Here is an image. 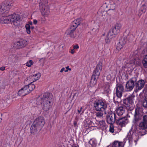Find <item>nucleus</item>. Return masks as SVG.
Returning <instances> with one entry per match:
<instances>
[{
    "instance_id": "nucleus-1",
    "label": "nucleus",
    "mask_w": 147,
    "mask_h": 147,
    "mask_svg": "<svg viewBox=\"0 0 147 147\" xmlns=\"http://www.w3.org/2000/svg\"><path fill=\"white\" fill-rule=\"evenodd\" d=\"M53 103V96L48 93H45L42 95L40 99L37 101V104L38 105L41 104L43 110L46 111L49 110Z\"/></svg>"
},
{
    "instance_id": "nucleus-2",
    "label": "nucleus",
    "mask_w": 147,
    "mask_h": 147,
    "mask_svg": "<svg viewBox=\"0 0 147 147\" xmlns=\"http://www.w3.org/2000/svg\"><path fill=\"white\" fill-rule=\"evenodd\" d=\"M140 131L135 135L132 136L133 141L136 145L137 141L141 137L147 133V114L143 116V121L140 122L138 125Z\"/></svg>"
},
{
    "instance_id": "nucleus-3",
    "label": "nucleus",
    "mask_w": 147,
    "mask_h": 147,
    "mask_svg": "<svg viewBox=\"0 0 147 147\" xmlns=\"http://www.w3.org/2000/svg\"><path fill=\"white\" fill-rule=\"evenodd\" d=\"M44 118L39 116L34 121L30 128V132L32 134H35L39 132L45 124Z\"/></svg>"
},
{
    "instance_id": "nucleus-4",
    "label": "nucleus",
    "mask_w": 147,
    "mask_h": 147,
    "mask_svg": "<svg viewBox=\"0 0 147 147\" xmlns=\"http://www.w3.org/2000/svg\"><path fill=\"white\" fill-rule=\"evenodd\" d=\"M107 106V102L105 100H100L95 101L93 105L94 109L98 111L96 113V116L98 117H102V112L106 110Z\"/></svg>"
},
{
    "instance_id": "nucleus-5",
    "label": "nucleus",
    "mask_w": 147,
    "mask_h": 147,
    "mask_svg": "<svg viewBox=\"0 0 147 147\" xmlns=\"http://www.w3.org/2000/svg\"><path fill=\"white\" fill-rule=\"evenodd\" d=\"M135 97V95L133 94L123 100V106L127 110L131 111L133 109V104Z\"/></svg>"
},
{
    "instance_id": "nucleus-6",
    "label": "nucleus",
    "mask_w": 147,
    "mask_h": 147,
    "mask_svg": "<svg viewBox=\"0 0 147 147\" xmlns=\"http://www.w3.org/2000/svg\"><path fill=\"white\" fill-rule=\"evenodd\" d=\"M137 80V78L134 77L130 78L126 83L125 87L126 92H130L133 89L135 86V83Z\"/></svg>"
},
{
    "instance_id": "nucleus-7",
    "label": "nucleus",
    "mask_w": 147,
    "mask_h": 147,
    "mask_svg": "<svg viewBox=\"0 0 147 147\" xmlns=\"http://www.w3.org/2000/svg\"><path fill=\"white\" fill-rule=\"evenodd\" d=\"M106 117L107 122L110 124H113L115 121H117L118 118L115 113L111 111L108 113Z\"/></svg>"
},
{
    "instance_id": "nucleus-8",
    "label": "nucleus",
    "mask_w": 147,
    "mask_h": 147,
    "mask_svg": "<svg viewBox=\"0 0 147 147\" xmlns=\"http://www.w3.org/2000/svg\"><path fill=\"white\" fill-rule=\"evenodd\" d=\"M124 92V89L123 85L121 84H117L115 89L114 93L119 97H121L123 92Z\"/></svg>"
},
{
    "instance_id": "nucleus-9",
    "label": "nucleus",
    "mask_w": 147,
    "mask_h": 147,
    "mask_svg": "<svg viewBox=\"0 0 147 147\" xmlns=\"http://www.w3.org/2000/svg\"><path fill=\"white\" fill-rule=\"evenodd\" d=\"M102 69V63L101 62H99L97 65L95 69L93 71L92 76L97 78H99L100 72Z\"/></svg>"
},
{
    "instance_id": "nucleus-10",
    "label": "nucleus",
    "mask_w": 147,
    "mask_h": 147,
    "mask_svg": "<svg viewBox=\"0 0 147 147\" xmlns=\"http://www.w3.org/2000/svg\"><path fill=\"white\" fill-rule=\"evenodd\" d=\"M11 23L15 26H17L18 24V22L20 20V16L16 13L10 15Z\"/></svg>"
},
{
    "instance_id": "nucleus-11",
    "label": "nucleus",
    "mask_w": 147,
    "mask_h": 147,
    "mask_svg": "<svg viewBox=\"0 0 147 147\" xmlns=\"http://www.w3.org/2000/svg\"><path fill=\"white\" fill-rule=\"evenodd\" d=\"M27 43V41L25 40L16 41L13 43V47L16 49L21 48L25 47Z\"/></svg>"
},
{
    "instance_id": "nucleus-12",
    "label": "nucleus",
    "mask_w": 147,
    "mask_h": 147,
    "mask_svg": "<svg viewBox=\"0 0 147 147\" xmlns=\"http://www.w3.org/2000/svg\"><path fill=\"white\" fill-rule=\"evenodd\" d=\"M128 121L127 117H125L122 118L118 117L116 122L118 125L122 127L125 126L127 123Z\"/></svg>"
},
{
    "instance_id": "nucleus-13",
    "label": "nucleus",
    "mask_w": 147,
    "mask_h": 147,
    "mask_svg": "<svg viewBox=\"0 0 147 147\" xmlns=\"http://www.w3.org/2000/svg\"><path fill=\"white\" fill-rule=\"evenodd\" d=\"M39 8L42 15H47L50 12L48 7L45 5L40 4L39 5Z\"/></svg>"
},
{
    "instance_id": "nucleus-14",
    "label": "nucleus",
    "mask_w": 147,
    "mask_h": 147,
    "mask_svg": "<svg viewBox=\"0 0 147 147\" xmlns=\"http://www.w3.org/2000/svg\"><path fill=\"white\" fill-rule=\"evenodd\" d=\"M140 109L139 107H137L135 110L134 120V122L135 123H136L141 119V115L139 113Z\"/></svg>"
},
{
    "instance_id": "nucleus-15",
    "label": "nucleus",
    "mask_w": 147,
    "mask_h": 147,
    "mask_svg": "<svg viewBox=\"0 0 147 147\" xmlns=\"http://www.w3.org/2000/svg\"><path fill=\"white\" fill-rule=\"evenodd\" d=\"M135 92H136L139 90H141L144 87L145 82L144 80H140L138 81V82H135Z\"/></svg>"
},
{
    "instance_id": "nucleus-16",
    "label": "nucleus",
    "mask_w": 147,
    "mask_h": 147,
    "mask_svg": "<svg viewBox=\"0 0 147 147\" xmlns=\"http://www.w3.org/2000/svg\"><path fill=\"white\" fill-rule=\"evenodd\" d=\"M41 76V74L38 72L34 75H32L29 76L27 78V80L33 82L38 80L40 78Z\"/></svg>"
},
{
    "instance_id": "nucleus-17",
    "label": "nucleus",
    "mask_w": 147,
    "mask_h": 147,
    "mask_svg": "<svg viewBox=\"0 0 147 147\" xmlns=\"http://www.w3.org/2000/svg\"><path fill=\"white\" fill-rule=\"evenodd\" d=\"M75 31V30L69 28L66 30V34L71 38H76L77 36Z\"/></svg>"
},
{
    "instance_id": "nucleus-18",
    "label": "nucleus",
    "mask_w": 147,
    "mask_h": 147,
    "mask_svg": "<svg viewBox=\"0 0 147 147\" xmlns=\"http://www.w3.org/2000/svg\"><path fill=\"white\" fill-rule=\"evenodd\" d=\"M7 7H8L3 3L0 5V14H3L7 13L10 10V9H7Z\"/></svg>"
},
{
    "instance_id": "nucleus-19",
    "label": "nucleus",
    "mask_w": 147,
    "mask_h": 147,
    "mask_svg": "<svg viewBox=\"0 0 147 147\" xmlns=\"http://www.w3.org/2000/svg\"><path fill=\"white\" fill-rule=\"evenodd\" d=\"M0 22L2 23L8 24L11 23V16H3L1 18Z\"/></svg>"
},
{
    "instance_id": "nucleus-20",
    "label": "nucleus",
    "mask_w": 147,
    "mask_h": 147,
    "mask_svg": "<svg viewBox=\"0 0 147 147\" xmlns=\"http://www.w3.org/2000/svg\"><path fill=\"white\" fill-rule=\"evenodd\" d=\"M121 25L120 24H117L112 29V31L115 35H116L119 32L121 27Z\"/></svg>"
},
{
    "instance_id": "nucleus-21",
    "label": "nucleus",
    "mask_w": 147,
    "mask_h": 147,
    "mask_svg": "<svg viewBox=\"0 0 147 147\" xmlns=\"http://www.w3.org/2000/svg\"><path fill=\"white\" fill-rule=\"evenodd\" d=\"M80 24V21L79 19L75 20L71 23L70 28H71V29L76 30V29Z\"/></svg>"
},
{
    "instance_id": "nucleus-22",
    "label": "nucleus",
    "mask_w": 147,
    "mask_h": 147,
    "mask_svg": "<svg viewBox=\"0 0 147 147\" xmlns=\"http://www.w3.org/2000/svg\"><path fill=\"white\" fill-rule=\"evenodd\" d=\"M125 108L123 106H120L117 109L116 112L118 116L122 115L125 112Z\"/></svg>"
},
{
    "instance_id": "nucleus-23",
    "label": "nucleus",
    "mask_w": 147,
    "mask_h": 147,
    "mask_svg": "<svg viewBox=\"0 0 147 147\" xmlns=\"http://www.w3.org/2000/svg\"><path fill=\"white\" fill-rule=\"evenodd\" d=\"M124 145L123 142L115 141L112 143V147H123Z\"/></svg>"
},
{
    "instance_id": "nucleus-24",
    "label": "nucleus",
    "mask_w": 147,
    "mask_h": 147,
    "mask_svg": "<svg viewBox=\"0 0 147 147\" xmlns=\"http://www.w3.org/2000/svg\"><path fill=\"white\" fill-rule=\"evenodd\" d=\"M3 3L6 5L7 7V9H10L13 3V2L11 0H5L3 1Z\"/></svg>"
},
{
    "instance_id": "nucleus-25",
    "label": "nucleus",
    "mask_w": 147,
    "mask_h": 147,
    "mask_svg": "<svg viewBox=\"0 0 147 147\" xmlns=\"http://www.w3.org/2000/svg\"><path fill=\"white\" fill-rule=\"evenodd\" d=\"M98 78L92 76L90 81V85L91 87H93L96 84Z\"/></svg>"
},
{
    "instance_id": "nucleus-26",
    "label": "nucleus",
    "mask_w": 147,
    "mask_h": 147,
    "mask_svg": "<svg viewBox=\"0 0 147 147\" xmlns=\"http://www.w3.org/2000/svg\"><path fill=\"white\" fill-rule=\"evenodd\" d=\"M99 124L100 128H101L102 129H105L107 128V125L104 120H102L100 121Z\"/></svg>"
},
{
    "instance_id": "nucleus-27",
    "label": "nucleus",
    "mask_w": 147,
    "mask_h": 147,
    "mask_svg": "<svg viewBox=\"0 0 147 147\" xmlns=\"http://www.w3.org/2000/svg\"><path fill=\"white\" fill-rule=\"evenodd\" d=\"M144 67L145 68H147V54L144 55L143 57L142 61Z\"/></svg>"
},
{
    "instance_id": "nucleus-28",
    "label": "nucleus",
    "mask_w": 147,
    "mask_h": 147,
    "mask_svg": "<svg viewBox=\"0 0 147 147\" xmlns=\"http://www.w3.org/2000/svg\"><path fill=\"white\" fill-rule=\"evenodd\" d=\"M96 141L94 140L91 139L89 142V147H96Z\"/></svg>"
},
{
    "instance_id": "nucleus-29",
    "label": "nucleus",
    "mask_w": 147,
    "mask_h": 147,
    "mask_svg": "<svg viewBox=\"0 0 147 147\" xmlns=\"http://www.w3.org/2000/svg\"><path fill=\"white\" fill-rule=\"evenodd\" d=\"M33 82H30V83L28 84L27 86L28 87V88L29 89V91L30 92L35 88V85L32 84Z\"/></svg>"
},
{
    "instance_id": "nucleus-30",
    "label": "nucleus",
    "mask_w": 147,
    "mask_h": 147,
    "mask_svg": "<svg viewBox=\"0 0 147 147\" xmlns=\"http://www.w3.org/2000/svg\"><path fill=\"white\" fill-rule=\"evenodd\" d=\"M146 11V7L145 4L143 5L139 10V12L140 13L141 15L143 13H145Z\"/></svg>"
},
{
    "instance_id": "nucleus-31",
    "label": "nucleus",
    "mask_w": 147,
    "mask_h": 147,
    "mask_svg": "<svg viewBox=\"0 0 147 147\" xmlns=\"http://www.w3.org/2000/svg\"><path fill=\"white\" fill-rule=\"evenodd\" d=\"M121 97H119L117 96V97H114L113 100L114 102L116 104L117 103V104H119L121 101Z\"/></svg>"
},
{
    "instance_id": "nucleus-32",
    "label": "nucleus",
    "mask_w": 147,
    "mask_h": 147,
    "mask_svg": "<svg viewBox=\"0 0 147 147\" xmlns=\"http://www.w3.org/2000/svg\"><path fill=\"white\" fill-rule=\"evenodd\" d=\"M22 88L24 89L25 94H26V95L30 93V92L29 91V89L27 85L25 86Z\"/></svg>"
},
{
    "instance_id": "nucleus-33",
    "label": "nucleus",
    "mask_w": 147,
    "mask_h": 147,
    "mask_svg": "<svg viewBox=\"0 0 147 147\" xmlns=\"http://www.w3.org/2000/svg\"><path fill=\"white\" fill-rule=\"evenodd\" d=\"M127 39L126 38L124 37L123 38H121L119 40V42L123 45H124L126 43Z\"/></svg>"
},
{
    "instance_id": "nucleus-34",
    "label": "nucleus",
    "mask_w": 147,
    "mask_h": 147,
    "mask_svg": "<svg viewBox=\"0 0 147 147\" xmlns=\"http://www.w3.org/2000/svg\"><path fill=\"white\" fill-rule=\"evenodd\" d=\"M24 93L25 92H24V89H23V88H22L18 92V94L19 96H24L26 95V94H25Z\"/></svg>"
},
{
    "instance_id": "nucleus-35",
    "label": "nucleus",
    "mask_w": 147,
    "mask_h": 147,
    "mask_svg": "<svg viewBox=\"0 0 147 147\" xmlns=\"http://www.w3.org/2000/svg\"><path fill=\"white\" fill-rule=\"evenodd\" d=\"M143 106L145 108H147V96H146L143 102Z\"/></svg>"
},
{
    "instance_id": "nucleus-36",
    "label": "nucleus",
    "mask_w": 147,
    "mask_h": 147,
    "mask_svg": "<svg viewBox=\"0 0 147 147\" xmlns=\"http://www.w3.org/2000/svg\"><path fill=\"white\" fill-rule=\"evenodd\" d=\"M25 27L27 33L28 34H30L31 32L30 30V25L29 24H26V25Z\"/></svg>"
},
{
    "instance_id": "nucleus-37",
    "label": "nucleus",
    "mask_w": 147,
    "mask_h": 147,
    "mask_svg": "<svg viewBox=\"0 0 147 147\" xmlns=\"http://www.w3.org/2000/svg\"><path fill=\"white\" fill-rule=\"evenodd\" d=\"M123 45L119 42V43L117 45L116 49L118 51L120 50L123 48Z\"/></svg>"
},
{
    "instance_id": "nucleus-38",
    "label": "nucleus",
    "mask_w": 147,
    "mask_h": 147,
    "mask_svg": "<svg viewBox=\"0 0 147 147\" xmlns=\"http://www.w3.org/2000/svg\"><path fill=\"white\" fill-rule=\"evenodd\" d=\"M113 34H114V33L112 32L111 30H109L107 36L111 38V36H113Z\"/></svg>"
},
{
    "instance_id": "nucleus-39",
    "label": "nucleus",
    "mask_w": 147,
    "mask_h": 147,
    "mask_svg": "<svg viewBox=\"0 0 147 147\" xmlns=\"http://www.w3.org/2000/svg\"><path fill=\"white\" fill-rule=\"evenodd\" d=\"M33 62L32 60H30L29 62L26 63V65L28 67H30L33 65Z\"/></svg>"
},
{
    "instance_id": "nucleus-40",
    "label": "nucleus",
    "mask_w": 147,
    "mask_h": 147,
    "mask_svg": "<svg viewBox=\"0 0 147 147\" xmlns=\"http://www.w3.org/2000/svg\"><path fill=\"white\" fill-rule=\"evenodd\" d=\"M114 126L113 124H110V126L109 131L110 132L113 133L114 132Z\"/></svg>"
},
{
    "instance_id": "nucleus-41",
    "label": "nucleus",
    "mask_w": 147,
    "mask_h": 147,
    "mask_svg": "<svg viewBox=\"0 0 147 147\" xmlns=\"http://www.w3.org/2000/svg\"><path fill=\"white\" fill-rule=\"evenodd\" d=\"M111 38L109 36H107L105 38V40L106 43H109L110 41V39Z\"/></svg>"
},
{
    "instance_id": "nucleus-42",
    "label": "nucleus",
    "mask_w": 147,
    "mask_h": 147,
    "mask_svg": "<svg viewBox=\"0 0 147 147\" xmlns=\"http://www.w3.org/2000/svg\"><path fill=\"white\" fill-rule=\"evenodd\" d=\"M79 48V47L78 45H74L73 46V48L74 49H78Z\"/></svg>"
},
{
    "instance_id": "nucleus-43",
    "label": "nucleus",
    "mask_w": 147,
    "mask_h": 147,
    "mask_svg": "<svg viewBox=\"0 0 147 147\" xmlns=\"http://www.w3.org/2000/svg\"><path fill=\"white\" fill-rule=\"evenodd\" d=\"M5 69V67L4 66H2L0 68V70L3 71Z\"/></svg>"
},
{
    "instance_id": "nucleus-44",
    "label": "nucleus",
    "mask_w": 147,
    "mask_h": 147,
    "mask_svg": "<svg viewBox=\"0 0 147 147\" xmlns=\"http://www.w3.org/2000/svg\"><path fill=\"white\" fill-rule=\"evenodd\" d=\"M77 121H74V125L75 127H77Z\"/></svg>"
},
{
    "instance_id": "nucleus-45",
    "label": "nucleus",
    "mask_w": 147,
    "mask_h": 147,
    "mask_svg": "<svg viewBox=\"0 0 147 147\" xmlns=\"http://www.w3.org/2000/svg\"><path fill=\"white\" fill-rule=\"evenodd\" d=\"M82 107H81L80 109H78V112L79 113H80L82 111Z\"/></svg>"
},
{
    "instance_id": "nucleus-46",
    "label": "nucleus",
    "mask_w": 147,
    "mask_h": 147,
    "mask_svg": "<svg viewBox=\"0 0 147 147\" xmlns=\"http://www.w3.org/2000/svg\"><path fill=\"white\" fill-rule=\"evenodd\" d=\"M37 23V21L36 20H33V23L34 24H36Z\"/></svg>"
},
{
    "instance_id": "nucleus-47",
    "label": "nucleus",
    "mask_w": 147,
    "mask_h": 147,
    "mask_svg": "<svg viewBox=\"0 0 147 147\" xmlns=\"http://www.w3.org/2000/svg\"><path fill=\"white\" fill-rule=\"evenodd\" d=\"M71 53L72 54H73L75 53V51L74 49H71Z\"/></svg>"
},
{
    "instance_id": "nucleus-48",
    "label": "nucleus",
    "mask_w": 147,
    "mask_h": 147,
    "mask_svg": "<svg viewBox=\"0 0 147 147\" xmlns=\"http://www.w3.org/2000/svg\"><path fill=\"white\" fill-rule=\"evenodd\" d=\"M65 69L64 67H63L60 71V72H62L63 71H64Z\"/></svg>"
},
{
    "instance_id": "nucleus-49",
    "label": "nucleus",
    "mask_w": 147,
    "mask_h": 147,
    "mask_svg": "<svg viewBox=\"0 0 147 147\" xmlns=\"http://www.w3.org/2000/svg\"><path fill=\"white\" fill-rule=\"evenodd\" d=\"M133 141L131 140L130 139H129V142L130 144H132V143Z\"/></svg>"
},
{
    "instance_id": "nucleus-50",
    "label": "nucleus",
    "mask_w": 147,
    "mask_h": 147,
    "mask_svg": "<svg viewBox=\"0 0 147 147\" xmlns=\"http://www.w3.org/2000/svg\"><path fill=\"white\" fill-rule=\"evenodd\" d=\"M68 70H71V69L70 68H68V69H66L64 71L65 72H67L68 71Z\"/></svg>"
},
{
    "instance_id": "nucleus-51",
    "label": "nucleus",
    "mask_w": 147,
    "mask_h": 147,
    "mask_svg": "<svg viewBox=\"0 0 147 147\" xmlns=\"http://www.w3.org/2000/svg\"><path fill=\"white\" fill-rule=\"evenodd\" d=\"M76 95V93H74V95L73 96V98H74V97H75V96Z\"/></svg>"
},
{
    "instance_id": "nucleus-52",
    "label": "nucleus",
    "mask_w": 147,
    "mask_h": 147,
    "mask_svg": "<svg viewBox=\"0 0 147 147\" xmlns=\"http://www.w3.org/2000/svg\"><path fill=\"white\" fill-rule=\"evenodd\" d=\"M104 111V113L105 114H107V111L106 110H105V111Z\"/></svg>"
},
{
    "instance_id": "nucleus-53",
    "label": "nucleus",
    "mask_w": 147,
    "mask_h": 147,
    "mask_svg": "<svg viewBox=\"0 0 147 147\" xmlns=\"http://www.w3.org/2000/svg\"><path fill=\"white\" fill-rule=\"evenodd\" d=\"M69 66H68L66 67H65V68H66V69H68V68H69Z\"/></svg>"
},
{
    "instance_id": "nucleus-54",
    "label": "nucleus",
    "mask_w": 147,
    "mask_h": 147,
    "mask_svg": "<svg viewBox=\"0 0 147 147\" xmlns=\"http://www.w3.org/2000/svg\"><path fill=\"white\" fill-rule=\"evenodd\" d=\"M72 147H78V146H73Z\"/></svg>"
},
{
    "instance_id": "nucleus-55",
    "label": "nucleus",
    "mask_w": 147,
    "mask_h": 147,
    "mask_svg": "<svg viewBox=\"0 0 147 147\" xmlns=\"http://www.w3.org/2000/svg\"><path fill=\"white\" fill-rule=\"evenodd\" d=\"M30 28H31V29H32L34 28V27H31Z\"/></svg>"
},
{
    "instance_id": "nucleus-56",
    "label": "nucleus",
    "mask_w": 147,
    "mask_h": 147,
    "mask_svg": "<svg viewBox=\"0 0 147 147\" xmlns=\"http://www.w3.org/2000/svg\"><path fill=\"white\" fill-rule=\"evenodd\" d=\"M103 36H104L105 35V34H103Z\"/></svg>"
}]
</instances>
